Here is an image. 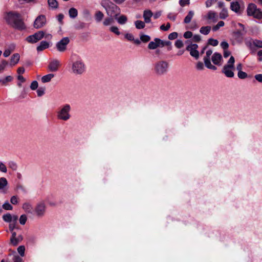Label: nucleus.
<instances>
[{"instance_id": "nucleus-50", "label": "nucleus", "mask_w": 262, "mask_h": 262, "mask_svg": "<svg viewBox=\"0 0 262 262\" xmlns=\"http://www.w3.org/2000/svg\"><path fill=\"white\" fill-rule=\"evenodd\" d=\"M25 248L24 246H21L17 248L18 252L21 256L24 255Z\"/></svg>"}, {"instance_id": "nucleus-12", "label": "nucleus", "mask_w": 262, "mask_h": 262, "mask_svg": "<svg viewBox=\"0 0 262 262\" xmlns=\"http://www.w3.org/2000/svg\"><path fill=\"white\" fill-rule=\"evenodd\" d=\"M212 54V51L211 50H208L206 51V55L204 58V61L205 66L211 70H216V67L212 65L210 61V56Z\"/></svg>"}, {"instance_id": "nucleus-45", "label": "nucleus", "mask_w": 262, "mask_h": 262, "mask_svg": "<svg viewBox=\"0 0 262 262\" xmlns=\"http://www.w3.org/2000/svg\"><path fill=\"white\" fill-rule=\"evenodd\" d=\"M27 220V216L25 214H23L20 216L19 223L21 225H25Z\"/></svg>"}, {"instance_id": "nucleus-41", "label": "nucleus", "mask_w": 262, "mask_h": 262, "mask_svg": "<svg viewBox=\"0 0 262 262\" xmlns=\"http://www.w3.org/2000/svg\"><path fill=\"white\" fill-rule=\"evenodd\" d=\"M12 237L11 238V243L12 244H13L14 245H17L19 241L16 238V234L14 232L12 231Z\"/></svg>"}, {"instance_id": "nucleus-4", "label": "nucleus", "mask_w": 262, "mask_h": 262, "mask_svg": "<svg viewBox=\"0 0 262 262\" xmlns=\"http://www.w3.org/2000/svg\"><path fill=\"white\" fill-rule=\"evenodd\" d=\"M71 107L69 104H65L60 106L56 113L57 118L60 120L66 121L70 119Z\"/></svg>"}, {"instance_id": "nucleus-64", "label": "nucleus", "mask_w": 262, "mask_h": 262, "mask_svg": "<svg viewBox=\"0 0 262 262\" xmlns=\"http://www.w3.org/2000/svg\"><path fill=\"white\" fill-rule=\"evenodd\" d=\"M255 79L258 82H262V74H256L254 76Z\"/></svg>"}, {"instance_id": "nucleus-51", "label": "nucleus", "mask_w": 262, "mask_h": 262, "mask_svg": "<svg viewBox=\"0 0 262 262\" xmlns=\"http://www.w3.org/2000/svg\"><path fill=\"white\" fill-rule=\"evenodd\" d=\"M178 33L177 32H172L169 34L168 35V39L170 40H173L177 38L178 37Z\"/></svg>"}, {"instance_id": "nucleus-59", "label": "nucleus", "mask_w": 262, "mask_h": 262, "mask_svg": "<svg viewBox=\"0 0 262 262\" xmlns=\"http://www.w3.org/2000/svg\"><path fill=\"white\" fill-rule=\"evenodd\" d=\"M201 39L200 35L198 34H195L194 35H192V40L194 42H199Z\"/></svg>"}, {"instance_id": "nucleus-54", "label": "nucleus", "mask_w": 262, "mask_h": 262, "mask_svg": "<svg viewBox=\"0 0 262 262\" xmlns=\"http://www.w3.org/2000/svg\"><path fill=\"white\" fill-rule=\"evenodd\" d=\"M199 28L198 25H197L196 21H192V23L190 24L189 29L191 30H195Z\"/></svg>"}, {"instance_id": "nucleus-26", "label": "nucleus", "mask_w": 262, "mask_h": 262, "mask_svg": "<svg viewBox=\"0 0 262 262\" xmlns=\"http://www.w3.org/2000/svg\"><path fill=\"white\" fill-rule=\"evenodd\" d=\"M145 22L142 20H136L135 21V26L137 29H142L145 27Z\"/></svg>"}, {"instance_id": "nucleus-63", "label": "nucleus", "mask_w": 262, "mask_h": 262, "mask_svg": "<svg viewBox=\"0 0 262 262\" xmlns=\"http://www.w3.org/2000/svg\"><path fill=\"white\" fill-rule=\"evenodd\" d=\"M179 3L181 6H184L189 4V0H180Z\"/></svg>"}, {"instance_id": "nucleus-37", "label": "nucleus", "mask_w": 262, "mask_h": 262, "mask_svg": "<svg viewBox=\"0 0 262 262\" xmlns=\"http://www.w3.org/2000/svg\"><path fill=\"white\" fill-rule=\"evenodd\" d=\"M110 31L114 33V34H115L117 35H119L121 34L118 28L116 26L111 27L110 28Z\"/></svg>"}, {"instance_id": "nucleus-22", "label": "nucleus", "mask_w": 262, "mask_h": 262, "mask_svg": "<svg viewBox=\"0 0 262 262\" xmlns=\"http://www.w3.org/2000/svg\"><path fill=\"white\" fill-rule=\"evenodd\" d=\"M49 47V43L46 41H42L40 42L39 45L37 47V51L39 52Z\"/></svg>"}, {"instance_id": "nucleus-29", "label": "nucleus", "mask_w": 262, "mask_h": 262, "mask_svg": "<svg viewBox=\"0 0 262 262\" xmlns=\"http://www.w3.org/2000/svg\"><path fill=\"white\" fill-rule=\"evenodd\" d=\"M54 75L53 74H49L43 76L41 78V81L43 83L48 82L54 77Z\"/></svg>"}, {"instance_id": "nucleus-33", "label": "nucleus", "mask_w": 262, "mask_h": 262, "mask_svg": "<svg viewBox=\"0 0 262 262\" xmlns=\"http://www.w3.org/2000/svg\"><path fill=\"white\" fill-rule=\"evenodd\" d=\"M113 17H114L110 16L109 17L105 18L104 19V21H103V25L105 26H109V25L112 24L114 21Z\"/></svg>"}, {"instance_id": "nucleus-55", "label": "nucleus", "mask_w": 262, "mask_h": 262, "mask_svg": "<svg viewBox=\"0 0 262 262\" xmlns=\"http://www.w3.org/2000/svg\"><path fill=\"white\" fill-rule=\"evenodd\" d=\"M192 33L191 32V31H186L184 33V37L186 38V39H188V38H190L191 37H192Z\"/></svg>"}, {"instance_id": "nucleus-53", "label": "nucleus", "mask_w": 262, "mask_h": 262, "mask_svg": "<svg viewBox=\"0 0 262 262\" xmlns=\"http://www.w3.org/2000/svg\"><path fill=\"white\" fill-rule=\"evenodd\" d=\"M170 27V24L169 23H167L166 24V26H165V25H162L160 26V29L162 31H167Z\"/></svg>"}, {"instance_id": "nucleus-42", "label": "nucleus", "mask_w": 262, "mask_h": 262, "mask_svg": "<svg viewBox=\"0 0 262 262\" xmlns=\"http://www.w3.org/2000/svg\"><path fill=\"white\" fill-rule=\"evenodd\" d=\"M8 166L13 170H16L17 168V165L16 163L14 161H9L8 162Z\"/></svg>"}, {"instance_id": "nucleus-47", "label": "nucleus", "mask_w": 262, "mask_h": 262, "mask_svg": "<svg viewBox=\"0 0 262 262\" xmlns=\"http://www.w3.org/2000/svg\"><path fill=\"white\" fill-rule=\"evenodd\" d=\"M0 171L4 173H6L7 171L6 166L2 162H0Z\"/></svg>"}, {"instance_id": "nucleus-16", "label": "nucleus", "mask_w": 262, "mask_h": 262, "mask_svg": "<svg viewBox=\"0 0 262 262\" xmlns=\"http://www.w3.org/2000/svg\"><path fill=\"white\" fill-rule=\"evenodd\" d=\"M8 181L4 177L0 178V192L4 194H6L8 191Z\"/></svg>"}, {"instance_id": "nucleus-9", "label": "nucleus", "mask_w": 262, "mask_h": 262, "mask_svg": "<svg viewBox=\"0 0 262 262\" xmlns=\"http://www.w3.org/2000/svg\"><path fill=\"white\" fill-rule=\"evenodd\" d=\"M231 9L238 14H241L244 8V4L242 0L233 1L230 4Z\"/></svg>"}, {"instance_id": "nucleus-24", "label": "nucleus", "mask_w": 262, "mask_h": 262, "mask_svg": "<svg viewBox=\"0 0 262 262\" xmlns=\"http://www.w3.org/2000/svg\"><path fill=\"white\" fill-rule=\"evenodd\" d=\"M23 209L27 213H31L33 211V207L29 203H25L23 205Z\"/></svg>"}, {"instance_id": "nucleus-8", "label": "nucleus", "mask_w": 262, "mask_h": 262, "mask_svg": "<svg viewBox=\"0 0 262 262\" xmlns=\"http://www.w3.org/2000/svg\"><path fill=\"white\" fill-rule=\"evenodd\" d=\"M170 43L169 41L165 42L159 38H156L154 39V41H150L149 43L148 48L149 49L154 50L158 47H163L165 46H168L170 45Z\"/></svg>"}, {"instance_id": "nucleus-7", "label": "nucleus", "mask_w": 262, "mask_h": 262, "mask_svg": "<svg viewBox=\"0 0 262 262\" xmlns=\"http://www.w3.org/2000/svg\"><path fill=\"white\" fill-rule=\"evenodd\" d=\"M247 13L249 16H252L257 19H262V11L260 9L257 8L254 4L251 3L248 5Z\"/></svg>"}, {"instance_id": "nucleus-34", "label": "nucleus", "mask_w": 262, "mask_h": 262, "mask_svg": "<svg viewBox=\"0 0 262 262\" xmlns=\"http://www.w3.org/2000/svg\"><path fill=\"white\" fill-rule=\"evenodd\" d=\"M228 11L227 9L223 8L220 13V17L221 19H225L228 16Z\"/></svg>"}, {"instance_id": "nucleus-32", "label": "nucleus", "mask_w": 262, "mask_h": 262, "mask_svg": "<svg viewBox=\"0 0 262 262\" xmlns=\"http://www.w3.org/2000/svg\"><path fill=\"white\" fill-rule=\"evenodd\" d=\"M13 77L11 76H7L4 79L0 78V83L2 85H6L7 82L12 81Z\"/></svg>"}, {"instance_id": "nucleus-56", "label": "nucleus", "mask_w": 262, "mask_h": 262, "mask_svg": "<svg viewBox=\"0 0 262 262\" xmlns=\"http://www.w3.org/2000/svg\"><path fill=\"white\" fill-rule=\"evenodd\" d=\"M37 87H38V82L36 81H33L31 84L30 88L32 90H35L37 89Z\"/></svg>"}, {"instance_id": "nucleus-58", "label": "nucleus", "mask_w": 262, "mask_h": 262, "mask_svg": "<svg viewBox=\"0 0 262 262\" xmlns=\"http://www.w3.org/2000/svg\"><path fill=\"white\" fill-rule=\"evenodd\" d=\"M221 47L224 50H227L229 47V44L226 41H222L221 43Z\"/></svg>"}, {"instance_id": "nucleus-48", "label": "nucleus", "mask_w": 262, "mask_h": 262, "mask_svg": "<svg viewBox=\"0 0 262 262\" xmlns=\"http://www.w3.org/2000/svg\"><path fill=\"white\" fill-rule=\"evenodd\" d=\"M183 46L184 43L181 40H177L175 42V46L178 49L182 48Z\"/></svg>"}, {"instance_id": "nucleus-61", "label": "nucleus", "mask_w": 262, "mask_h": 262, "mask_svg": "<svg viewBox=\"0 0 262 262\" xmlns=\"http://www.w3.org/2000/svg\"><path fill=\"white\" fill-rule=\"evenodd\" d=\"M37 94L39 97L42 96L45 94V90L42 88H39L37 90Z\"/></svg>"}, {"instance_id": "nucleus-19", "label": "nucleus", "mask_w": 262, "mask_h": 262, "mask_svg": "<svg viewBox=\"0 0 262 262\" xmlns=\"http://www.w3.org/2000/svg\"><path fill=\"white\" fill-rule=\"evenodd\" d=\"M203 18L212 22H216L217 20V15L215 12L209 11L206 15L203 16Z\"/></svg>"}, {"instance_id": "nucleus-6", "label": "nucleus", "mask_w": 262, "mask_h": 262, "mask_svg": "<svg viewBox=\"0 0 262 262\" xmlns=\"http://www.w3.org/2000/svg\"><path fill=\"white\" fill-rule=\"evenodd\" d=\"M234 58L231 56L229 58L227 63L224 66L222 70V72L226 77L229 78H232L234 77V74L233 72V70L234 69Z\"/></svg>"}, {"instance_id": "nucleus-1", "label": "nucleus", "mask_w": 262, "mask_h": 262, "mask_svg": "<svg viewBox=\"0 0 262 262\" xmlns=\"http://www.w3.org/2000/svg\"><path fill=\"white\" fill-rule=\"evenodd\" d=\"M71 72L74 75H82L86 71L84 61L79 56L73 55L71 58Z\"/></svg>"}, {"instance_id": "nucleus-62", "label": "nucleus", "mask_w": 262, "mask_h": 262, "mask_svg": "<svg viewBox=\"0 0 262 262\" xmlns=\"http://www.w3.org/2000/svg\"><path fill=\"white\" fill-rule=\"evenodd\" d=\"M216 0H207L206 2V6L207 8L210 7Z\"/></svg>"}, {"instance_id": "nucleus-38", "label": "nucleus", "mask_w": 262, "mask_h": 262, "mask_svg": "<svg viewBox=\"0 0 262 262\" xmlns=\"http://www.w3.org/2000/svg\"><path fill=\"white\" fill-rule=\"evenodd\" d=\"M140 40L143 42H147L150 40V37L147 35L142 34L140 35Z\"/></svg>"}, {"instance_id": "nucleus-13", "label": "nucleus", "mask_w": 262, "mask_h": 262, "mask_svg": "<svg viewBox=\"0 0 262 262\" xmlns=\"http://www.w3.org/2000/svg\"><path fill=\"white\" fill-rule=\"evenodd\" d=\"M46 23V18L43 15H40L37 17L34 22V27L36 29L41 28L43 27Z\"/></svg>"}, {"instance_id": "nucleus-52", "label": "nucleus", "mask_w": 262, "mask_h": 262, "mask_svg": "<svg viewBox=\"0 0 262 262\" xmlns=\"http://www.w3.org/2000/svg\"><path fill=\"white\" fill-rule=\"evenodd\" d=\"M11 203L13 205H16L18 203V198L16 195H13L11 198L10 199Z\"/></svg>"}, {"instance_id": "nucleus-31", "label": "nucleus", "mask_w": 262, "mask_h": 262, "mask_svg": "<svg viewBox=\"0 0 262 262\" xmlns=\"http://www.w3.org/2000/svg\"><path fill=\"white\" fill-rule=\"evenodd\" d=\"M48 4L52 9H56L58 7V3L56 0H48Z\"/></svg>"}, {"instance_id": "nucleus-21", "label": "nucleus", "mask_w": 262, "mask_h": 262, "mask_svg": "<svg viewBox=\"0 0 262 262\" xmlns=\"http://www.w3.org/2000/svg\"><path fill=\"white\" fill-rule=\"evenodd\" d=\"M20 56L18 53L14 54L11 57L10 66L13 67L16 65L19 61Z\"/></svg>"}, {"instance_id": "nucleus-23", "label": "nucleus", "mask_w": 262, "mask_h": 262, "mask_svg": "<svg viewBox=\"0 0 262 262\" xmlns=\"http://www.w3.org/2000/svg\"><path fill=\"white\" fill-rule=\"evenodd\" d=\"M194 15V12L193 11H192V10L189 11L188 13V14L186 15V16L185 17V18L184 19V23L189 24L191 21Z\"/></svg>"}, {"instance_id": "nucleus-28", "label": "nucleus", "mask_w": 262, "mask_h": 262, "mask_svg": "<svg viewBox=\"0 0 262 262\" xmlns=\"http://www.w3.org/2000/svg\"><path fill=\"white\" fill-rule=\"evenodd\" d=\"M94 17L97 22H100L104 17V14L100 11H97L96 12Z\"/></svg>"}, {"instance_id": "nucleus-60", "label": "nucleus", "mask_w": 262, "mask_h": 262, "mask_svg": "<svg viewBox=\"0 0 262 262\" xmlns=\"http://www.w3.org/2000/svg\"><path fill=\"white\" fill-rule=\"evenodd\" d=\"M11 52H12V50L7 49H6L4 51V52L3 53V55H4V57H8L10 55Z\"/></svg>"}, {"instance_id": "nucleus-14", "label": "nucleus", "mask_w": 262, "mask_h": 262, "mask_svg": "<svg viewBox=\"0 0 262 262\" xmlns=\"http://www.w3.org/2000/svg\"><path fill=\"white\" fill-rule=\"evenodd\" d=\"M198 48V46L196 44H190L187 47L186 50L189 51L191 56L198 59L199 57V53L197 50Z\"/></svg>"}, {"instance_id": "nucleus-10", "label": "nucleus", "mask_w": 262, "mask_h": 262, "mask_svg": "<svg viewBox=\"0 0 262 262\" xmlns=\"http://www.w3.org/2000/svg\"><path fill=\"white\" fill-rule=\"evenodd\" d=\"M44 36V32L42 31H39L33 35L28 36L26 38V40L29 43H34L41 40Z\"/></svg>"}, {"instance_id": "nucleus-30", "label": "nucleus", "mask_w": 262, "mask_h": 262, "mask_svg": "<svg viewBox=\"0 0 262 262\" xmlns=\"http://www.w3.org/2000/svg\"><path fill=\"white\" fill-rule=\"evenodd\" d=\"M69 14L71 18H75L78 15V11L76 9L74 8H71L69 9Z\"/></svg>"}, {"instance_id": "nucleus-46", "label": "nucleus", "mask_w": 262, "mask_h": 262, "mask_svg": "<svg viewBox=\"0 0 262 262\" xmlns=\"http://www.w3.org/2000/svg\"><path fill=\"white\" fill-rule=\"evenodd\" d=\"M237 76L240 79H245L247 77V74L245 72L242 71L238 72Z\"/></svg>"}, {"instance_id": "nucleus-2", "label": "nucleus", "mask_w": 262, "mask_h": 262, "mask_svg": "<svg viewBox=\"0 0 262 262\" xmlns=\"http://www.w3.org/2000/svg\"><path fill=\"white\" fill-rule=\"evenodd\" d=\"M6 19L7 23L13 28L19 30H23L26 28L20 15L17 12H10L8 13L6 16Z\"/></svg>"}, {"instance_id": "nucleus-36", "label": "nucleus", "mask_w": 262, "mask_h": 262, "mask_svg": "<svg viewBox=\"0 0 262 262\" xmlns=\"http://www.w3.org/2000/svg\"><path fill=\"white\" fill-rule=\"evenodd\" d=\"M3 219L4 221L10 223L12 221V215L10 213H7L3 216Z\"/></svg>"}, {"instance_id": "nucleus-35", "label": "nucleus", "mask_w": 262, "mask_h": 262, "mask_svg": "<svg viewBox=\"0 0 262 262\" xmlns=\"http://www.w3.org/2000/svg\"><path fill=\"white\" fill-rule=\"evenodd\" d=\"M8 65V62L6 60H3L1 61L0 63V73H2L5 70Z\"/></svg>"}, {"instance_id": "nucleus-40", "label": "nucleus", "mask_w": 262, "mask_h": 262, "mask_svg": "<svg viewBox=\"0 0 262 262\" xmlns=\"http://www.w3.org/2000/svg\"><path fill=\"white\" fill-rule=\"evenodd\" d=\"M3 208L6 210H12L13 209V207L8 201L3 205Z\"/></svg>"}, {"instance_id": "nucleus-20", "label": "nucleus", "mask_w": 262, "mask_h": 262, "mask_svg": "<svg viewBox=\"0 0 262 262\" xmlns=\"http://www.w3.org/2000/svg\"><path fill=\"white\" fill-rule=\"evenodd\" d=\"M153 14L152 12L149 10H145L143 12V17L144 19V21L148 24L151 21V17L152 16Z\"/></svg>"}, {"instance_id": "nucleus-43", "label": "nucleus", "mask_w": 262, "mask_h": 262, "mask_svg": "<svg viewBox=\"0 0 262 262\" xmlns=\"http://www.w3.org/2000/svg\"><path fill=\"white\" fill-rule=\"evenodd\" d=\"M253 44L257 48H262V41L255 39L253 41Z\"/></svg>"}, {"instance_id": "nucleus-5", "label": "nucleus", "mask_w": 262, "mask_h": 262, "mask_svg": "<svg viewBox=\"0 0 262 262\" xmlns=\"http://www.w3.org/2000/svg\"><path fill=\"white\" fill-rule=\"evenodd\" d=\"M168 69V63L164 60H160L156 62L154 66V71L158 76L165 74Z\"/></svg>"}, {"instance_id": "nucleus-25", "label": "nucleus", "mask_w": 262, "mask_h": 262, "mask_svg": "<svg viewBox=\"0 0 262 262\" xmlns=\"http://www.w3.org/2000/svg\"><path fill=\"white\" fill-rule=\"evenodd\" d=\"M118 24L120 25H124L126 24L127 21V17L124 15H122L118 17H115Z\"/></svg>"}, {"instance_id": "nucleus-44", "label": "nucleus", "mask_w": 262, "mask_h": 262, "mask_svg": "<svg viewBox=\"0 0 262 262\" xmlns=\"http://www.w3.org/2000/svg\"><path fill=\"white\" fill-rule=\"evenodd\" d=\"M208 43L212 46L215 47L219 44V41L216 39L210 38L208 40Z\"/></svg>"}, {"instance_id": "nucleus-27", "label": "nucleus", "mask_w": 262, "mask_h": 262, "mask_svg": "<svg viewBox=\"0 0 262 262\" xmlns=\"http://www.w3.org/2000/svg\"><path fill=\"white\" fill-rule=\"evenodd\" d=\"M211 29L210 26L202 27L200 29V32L203 35H208L210 33Z\"/></svg>"}, {"instance_id": "nucleus-17", "label": "nucleus", "mask_w": 262, "mask_h": 262, "mask_svg": "<svg viewBox=\"0 0 262 262\" xmlns=\"http://www.w3.org/2000/svg\"><path fill=\"white\" fill-rule=\"evenodd\" d=\"M46 206L44 203H38L35 208V212L38 216H42L45 212Z\"/></svg>"}, {"instance_id": "nucleus-39", "label": "nucleus", "mask_w": 262, "mask_h": 262, "mask_svg": "<svg viewBox=\"0 0 262 262\" xmlns=\"http://www.w3.org/2000/svg\"><path fill=\"white\" fill-rule=\"evenodd\" d=\"M225 25V23L223 21H220L217 25L213 27L212 30L213 31H216L218 30L220 27L224 26Z\"/></svg>"}, {"instance_id": "nucleus-57", "label": "nucleus", "mask_w": 262, "mask_h": 262, "mask_svg": "<svg viewBox=\"0 0 262 262\" xmlns=\"http://www.w3.org/2000/svg\"><path fill=\"white\" fill-rule=\"evenodd\" d=\"M176 16H177V14L173 13H170L167 15V17L169 19H170L172 21H174L176 20Z\"/></svg>"}, {"instance_id": "nucleus-49", "label": "nucleus", "mask_w": 262, "mask_h": 262, "mask_svg": "<svg viewBox=\"0 0 262 262\" xmlns=\"http://www.w3.org/2000/svg\"><path fill=\"white\" fill-rule=\"evenodd\" d=\"M125 38L129 41H133L134 40V35L132 33H126L124 36Z\"/></svg>"}, {"instance_id": "nucleus-11", "label": "nucleus", "mask_w": 262, "mask_h": 262, "mask_svg": "<svg viewBox=\"0 0 262 262\" xmlns=\"http://www.w3.org/2000/svg\"><path fill=\"white\" fill-rule=\"evenodd\" d=\"M70 42V39L68 37H66L62 38L60 41L56 44L57 50L59 52H63L67 49V46Z\"/></svg>"}, {"instance_id": "nucleus-3", "label": "nucleus", "mask_w": 262, "mask_h": 262, "mask_svg": "<svg viewBox=\"0 0 262 262\" xmlns=\"http://www.w3.org/2000/svg\"><path fill=\"white\" fill-rule=\"evenodd\" d=\"M101 5L105 9L108 16L116 17L120 12L119 8L110 0H102Z\"/></svg>"}, {"instance_id": "nucleus-18", "label": "nucleus", "mask_w": 262, "mask_h": 262, "mask_svg": "<svg viewBox=\"0 0 262 262\" xmlns=\"http://www.w3.org/2000/svg\"><path fill=\"white\" fill-rule=\"evenodd\" d=\"M211 60L214 64L220 66L222 64V56L220 53L215 52L211 56Z\"/></svg>"}, {"instance_id": "nucleus-15", "label": "nucleus", "mask_w": 262, "mask_h": 262, "mask_svg": "<svg viewBox=\"0 0 262 262\" xmlns=\"http://www.w3.org/2000/svg\"><path fill=\"white\" fill-rule=\"evenodd\" d=\"M60 66V61L57 59H54L51 60L49 62L48 69L51 72H56L58 70Z\"/></svg>"}]
</instances>
